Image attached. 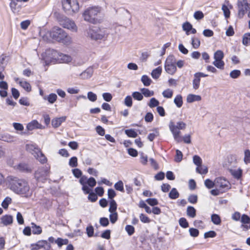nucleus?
<instances>
[{"instance_id": "423d86ee", "label": "nucleus", "mask_w": 250, "mask_h": 250, "mask_svg": "<svg viewBox=\"0 0 250 250\" xmlns=\"http://www.w3.org/2000/svg\"><path fill=\"white\" fill-rule=\"evenodd\" d=\"M50 34L53 39L60 42L66 37L65 32L59 27H54L52 29Z\"/></svg>"}, {"instance_id": "37998d69", "label": "nucleus", "mask_w": 250, "mask_h": 250, "mask_svg": "<svg viewBox=\"0 0 250 250\" xmlns=\"http://www.w3.org/2000/svg\"><path fill=\"white\" fill-rule=\"evenodd\" d=\"M204 184L206 187L208 189H210L213 187H215V182L212 181L209 179H207L205 180L204 182Z\"/></svg>"}, {"instance_id": "39448f33", "label": "nucleus", "mask_w": 250, "mask_h": 250, "mask_svg": "<svg viewBox=\"0 0 250 250\" xmlns=\"http://www.w3.org/2000/svg\"><path fill=\"white\" fill-rule=\"evenodd\" d=\"M59 52L54 49L47 50L44 54H42L43 59L46 64H49L50 63H55L58 62V57H59Z\"/></svg>"}, {"instance_id": "f3484780", "label": "nucleus", "mask_w": 250, "mask_h": 250, "mask_svg": "<svg viewBox=\"0 0 250 250\" xmlns=\"http://www.w3.org/2000/svg\"><path fill=\"white\" fill-rule=\"evenodd\" d=\"M26 128L28 130H33L35 128L41 129L42 128V125L35 120L29 123L27 125Z\"/></svg>"}, {"instance_id": "2f4dec72", "label": "nucleus", "mask_w": 250, "mask_h": 250, "mask_svg": "<svg viewBox=\"0 0 250 250\" xmlns=\"http://www.w3.org/2000/svg\"><path fill=\"white\" fill-rule=\"evenodd\" d=\"M169 197L171 199H176L179 196V193L175 188H172L168 194Z\"/></svg>"}, {"instance_id": "e2e57ef3", "label": "nucleus", "mask_w": 250, "mask_h": 250, "mask_svg": "<svg viewBox=\"0 0 250 250\" xmlns=\"http://www.w3.org/2000/svg\"><path fill=\"white\" fill-rule=\"evenodd\" d=\"M125 230L129 235H132L135 231L134 228L131 225H126L125 227Z\"/></svg>"}, {"instance_id": "09e8293b", "label": "nucleus", "mask_w": 250, "mask_h": 250, "mask_svg": "<svg viewBox=\"0 0 250 250\" xmlns=\"http://www.w3.org/2000/svg\"><path fill=\"white\" fill-rule=\"evenodd\" d=\"M162 95L165 98H171L173 95V91L168 88L163 92Z\"/></svg>"}, {"instance_id": "7c9ffc66", "label": "nucleus", "mask_w": 250, "mask_h": 250, "mask_svg": "<svg viewBox=\"0 0 250 250\" xmlns=\"http://www.w3.org/2000/svg\"><path fill=\"white\" fill-rule=\"evenodd\" d=\"M17 167L19 170L21 171L29 172L31 171L28 166L25 163L19 164Z\"/></svg>"}, {"instance_id": "9d476101", "label": "nucleus", "mask_w": 250, "mask_h": 250, "mask_svg": "<svg viewBox=\"0 0 250 250\" xmlns=\"http://www.w3.org/2000/svg\"><path fill=\"white\" fill-rule=\"evenodd\" d=\"M173 56L169 57L167 59L165 66L166 71L170 75H173L177 70L175 62H173Z\"/></svg>"}, {"instance_id": "412c9836", "label": "nucleus", "mask_w": 250, "mask_h": 250, "mask_svg": "<svg viewBox=\"0 0 250 250\" xmlns=\"http://www.w3.org/2000/svg\"><path fill=\"white\" fill-rule=\"evenodd\" d=\"M93 73V69L92 67H88L81 74L82 78L86 79L90 78Z\"/></svg>"}, {"instance_id": "8fccbe9b", "label": "nucleus", "mask_w": 250, "mask_h": 250, "mask_svg": "<svg viewBox=\"0 0 250 250\" xmlns=\"http://www.w3.org/2000/svg\"><path fill=\"white\" fill-rule=\"evenodd\" d=\"M193 161L197 167L201 166V165H202V159L198 155H194L193 156Z\"/></svg>"}, {"instance_id": "f03ea898", "label": "nucleus", "mask_w": 250, "mask_h": 250, "mask_svg": "<svg viewBox=\"0 0 250 250\" xmlns=\"http://www.w3.org/2000/svg\"><path fill=\"white\" fill-rule=\"evenodd\" d=\"M102 11L100 6H92L86 8L83 13V20L92 24L100 23L101 20L99 18Z\"/></svg>"}, {"instance_id": "052dcab7", "label": "nucleus", "mask_w": 250, "mask_h": 250, "mask_svg": "<svg viewBox=\"0 0 250 250\" xmlns=\"http://www.w3.org/2000/svg\"><path fill=\"white\" fill-rule=\"evenodd\" d=\"M139 217L141 221L144 223H149L150 222V219L143 213H141Z\"/></svg>"}, {"instance_id": "c756f323", "label": "nucleus", "mask_w": 250, "mask_h": 250, "mask_svg": "<svg viewBox=\"0 0 250 250\" xmlns=\"http://www.w3.org/2000/svg\"><path fill=\"white\" fill-rule=\"evenodd\" d=\"M192 25L188 22H186L183 24V29L186 32L187 35L190 34V30L192 29Z\"/></svg>"}, {"instance_id": "ddd939ff", "label": "nucleus", "mask_w": 250, "mask_h": 250, "mask_svg": "<svg viewBox=\"0 0 250 250\" xmlns=\"http://www.w3.org/2000/svg\"><path fill=\"white\" fill-rule=\"evenodd\" d=\"M99 38L100 40L104 41L107 40L109 35L111 33V29L109 28L104 27L102 26L98 27Z\"/></svg>"}, {"instance_id": "0e129e2a", "label": "nucleus", "mask_w": 250, "mask_h": 250, "mask_svg": "<svg viewBox=\"0 0 250 250\" xmlns=\"http://www.w3.org/2000/svg\"><path fill=\"white\" fill-rule=\"evenodd\" d=\"M86 233L89 237L93 236L94 234V228L92 226L90 225L87 227L86 229Z\"/></svg>"}, {"instance_id": "ea45409f", "label": "nucleus", "mask_w": 250, "mask_h": 250, "mask_svg": "<svg viewBox=\"0 0 250 250\" xmlns=\"http://www.w3.org/2000/svg\"><path fill=\"white\" fill-rule=\"evenodd\" d=\"M174 103L178 107H181L183 104L182 97L181 95H178L174 100Z\"/></svg>"}, {"instance_id": "20e7f679", "label": "nucleus", "mask_w": 250, "mask_h": 250, "mask_svg": "<svg viewBox=\"0 0 250 250\" xmlns=\"http://www.w3.org/2000/svg\"><path fill=\"white\" fill-rule=\"evenodd\" d=\"M26 149L41 163L45 164L47 162V158L42 153L40 149L36 144H27L26 146Z\"/></svg>"}, {"instance_id": "3c124183", "label": "nucleus", "mask_w": 250, "mask_h": 250, "mask_svg": "<svg viewBox=\"0 0 250 250\" xmlns=\"http://www.w3.org/2000/svg\"><path fill=\"white\" fill-rule=\"evenodd\" d=\"M125 133L129 137L136 138L138 135L137 132L132 129L125 130Z\"/></svg>"}, {"instance_id": "4be33fe9", "label": "nucleus", "mask_w": 250, "mask_h": 250, "mask_svg": "<svg viewBox=\"0 0 250 250\" xmlns=\"http://www.w3.org/2000/svg\"><path fill=\"white\" fill-rule=\"evenodd\" d=\"M72 1L71 0H64L62 1V4L63 9L65 12L71 14Z\"/></svg>"}, {"instance_id": "72a5a7b5", "label": "nucleus", "mask_w": 250, "mask_h": 250, "mask_svg": "<svg viewBox=\"0 0 250 250\" xmlns=\"http://www.w3.org/2000/svg\"><path fill=\"white\" fill-rule=\"evenodd\" d=\"M141 81L146 86H149L152 82V80L146 75L142 76Z\"/></svg>"}, {"instance_id": "69168bd1", "label": "nucleus", "mask_w": 250, "mask_h": 250, "mask_svg": "<svg viewBox=\"0 0 250 250\" xmlns=\"http://www.w3.org/2000/svg\"><path fill=\"white\" fill-rule=\"evenodd\" d=\"M158 136H159V131L155 129L154 132L148 134L147 138L150 141H152Z\"/></svg>"}, {"instance_id": "49530a36", "label": "nucleus", "mask_w": 250, "mask_h": 250, "mask_svg": "<svg viewBox=\"0 0 250 250\" xmlns=\"http://www.w3.org/2000/svg\"><path fill=\"white\" fill-rule=\"evenodd\" d=\"M55 242L57 244L59 247H61L63 245H67L68 243V240L67 239H63L58 238L55 240Z\"/></svg>"}, {"instance_id": "4c0bfd02", "label": "nucleus", "mask_w": 250, "mask_h": 250, "mask_svg": "<svg viewBox=\"0 0 250 250\" xmlns=\"http://www.w3.org/2000/svg\"><path fill=\"white\" fill-rule=\"evenodd\" d=\"M109 204H110V207H109L108 211L110 213L116 212V210L117 209V205L116 201L112 199L110 200Z\"/></svg>"}, {"instance_id": "13d9d810", "label": "nucleus", "mask_w": 250, "mask_h": 250, "mask_svg": "<svg viewBox=\"0 0 250 250\" xmlns=\"http://www.w3.org/2000/svg\"><path fill=\"white\" fill-rule=\"evenodd\" d=\"M109 218L111 223L114 224L118 219V214L117 212L110 213V214L109 215Z\"/></svg>"}, {"instance_id": "6e6d98bb", "label": "nucleus", "mask_w": 250, "mask_h": 250, "mask_svg": "<svg viewBox=\"0 0 250 250\" xmlns=\"http://www.w3.org/2000/svg\"><path fill=\"white\" fill-rule=\"evenodd\" d=\"M87 98L91 102H94L97 100V96L96 94L90 91L87 93Z\"/></svg>"}, {"instance_id": "a211bd4d", "label": "nucleus", "mask_w": 250, "mask_h": 250, "mask_svg": "<svg viewBox=\"0 0 250 250\" xmlns=\"http://www.w3.org/2000/svg\"><path fill=\"white\" fill-rule=\"evenodd\" d=\"M72 61V58L71 56L63 54L62 53H59V57H58V62L60 63H68Z\"/></svg>"}, {"instance_id": "6ab92c4d", "label": "nucleus", "mask_w": 250, "mask_h": 250, "mask_svg": "<svg viewBox=\"0 0 250 250\" xmlns=\"http://www.w3.org/2000/svg\"><path fill=\"white\" fill-rule=\"evenodd\" d=\"M66 116L55 118L52 120V125L54 127L57 128L66 120Z\"/></svg>"}, {"instance_id": "f8f14e48", "label": "nucleus", "mask_w": 250, "mask_h": 250, "mask_svg": "<svg viewBox=\"0 0 250 250\" xmlns=\"http://www.w3.org/2000/svg\"><path fill=\"white\" fill-rule=\"evenodd\" d=\"M61 24L63 27L70 30L73 32H77V26L74 21L68 18H65L61 21Z\"/></svg>"}, {"instance_id": "f257e3e1", "label": "nucleus", "mask_w": 250, "mask_h": 250, "mask_svg": "<svg viewBox=\"0 0 250 250\" xmlns=\"http://www.w3.org/2000/svg\"><path fill=\"white\" fill-rule=\"evenodd\" d=\"M8 186L11 190L17 194L28 195L30 187L26 181L16 177H8Z\"/></svg>"}, {"instance_id": "c03bdc74", "label": "nucleus", "mask_w": 250, "mask_h": 250, "mask_svg": "<svg viewBox=\"0 0 250 250\" xmlns=\"http://www.w3.org/2000/svg\"><path fill=\"white\" fill-rule=\"evenodd\" d=\"M114 188L117 190L121 192H124V184L123 182L121 180L119 181L115 184Z\"/></svg>"}, {"instance_id": "864d4df0", "label": "nucleus", "mask_w": 250, "mask_h": 250, "mask_svg": "<svg viewBox=\"0 0 250 250\" xmlns=\"http://www.w3.org/2000/svg\"><path fill=\"white\" fill-rule=\"evenodd\" d=\"M132 96L133 98L137 101H141L143 99V95L142 93L139 92H134L132 94Z\"/></svg>"}, {"instance_id": "393cba45", "label": "nucleus", "mask_w": 250, "mask_h": 250, "mask_svg": "<svg viewBox=\"0 0 250 250\" xmlns=\"http://www.w3.org/2000/svg\"><path fill=\"white\" fill-rule=\"evenodd\" d=\"M201 100V97L199 95L194 94H189L187 96V101L188 103H191L195 101H200Z\"/></svg>"}, {"instance_id": "bf43d9fd", "label": "nucleus", "mask_w": 250, "mask_h": 250, "mask_svg": "<svg viewBox=\"0 0 250 250\" xmlns=\"http://www.w3.org/2000/svg\"><path fill=\"white\" fill-rule=\"evenodd\" d=\"M125 104L128 106L131 107L132 105V99L130 96H127L125 99L124 101Z\"/></svg>"}, {"instance_id": "b1692460", "label": "nucleus", "mask_w": 250, "mask_h": 250, "mask_svg": "<svg viewBox=\"0 0 250 250\" xmlns=\"http://www.w3.org/2000/svg\"><path fill=\"white\" fill-rule=\"evenodd\" d=\"M227 5L223 4L222 6V10L223 11L224 15L225 18L228 19L230 17V11L228 7L229 4V1H226Z\"/></svg>"}, {"instance_id": "1a4fd4ad", "label": "nucleus", "mask_w": 250, "mask_h": 250, "mask_svg": "<svg viewBox=\"0 0 250 250\" xmlns=\"http://www.w3.org/2000/svg\"><path fill=\"white\" fill-rule=\"evenodd\" d=\"M85 35L87 38H90L92 40L98 41L100 40L99 38L98 27L90 26L88 28L85 30Z\"/></svg>"}, {"instance_id": "473e14b6", "label": "nucleus", "mask_w": 250, "mask_h": 250, "mask_svg": "<svg viewBox=\"0 0 250 250\" xmlns=\"http://www.w3.org/2000/svg\"><path fill=\"white\" fill-rule=\"evenodd\" d=\"M191 44L194 49H197L200 45V41L199 38L193 37L191 38Z\"/></svg>"}, {"instance_id": "2eb2a0df", "label": "nucleus", "mask_w": 250, "mask_h": 250, "mask_svg": "<svg viewBox=\"0 0 250 250\" xmlns=\"http://www.w3.org/2000/svg\"><path fill=\"white\" fill-rule=\"evenodd\" d=\"M229 170L235 179H240L242 176L243 170L240 167L236 169L231 167L229 168Z\"/></svg>"}, {"instance_id": "aec40b11", "label": "nucleus", "mask_w": 250, "mask_h": 250, "mask_svg": "<svg viewBox=\"0 0 250 250\" xmlns=\"http://www.w3.org/2000/svg\"><path fill=\"white\" fill-rule=\"evenodd\" d=\"M238 157L235 154H230L228 157V162L229 164V167H234L237 163Z\"/></svg>"}, {"instance_id": "338daca9", "label": "nucleus", "mask_w": 250, "mask_h": 250, "mask_svg": "<svg viewBox=\"0 0 250 250\" xmlns=\"http://www.w3.org/2000/svg\"><path fill=\"white\" fill-rule=\"evenodd\" d=\"M241 74V72L238 70H234L230 72V77L233 79L237 78Z\"/></svg>"}, {"instance_id": "de8ad7c7", "label": "nucleus", "mask_w": 250, "mask_h": 250, "mask_svg": "<svg viewBox=\"0 0 250 250\" xmlns=\"http://www.w3.org/2000/svg\"><path fill=\"white\" fill-rule=\"evenodd\" d=\"M159 104V102L155 98H152L151 99H150L149 103L148 104V105L150 108L158 106Z\"/></svg>"}, {"instance_id": "5fc2aeb1", "label": "nucleus", "mask_w": 250, "mask_h": 250, "mask_svg": "<svg viewBox=\"0 0 250 250\" xmlns=\"http://www.w3.org/2000/svg\"><path fill=\"white\" fill-rule=\"evenodd\" d=\"M11 203V199L10 197H6L1 203L2 207L6 209L8 208L9 205Z\"/></svg>"}, {"instance_id": "4468645a", "label": "nucleus", "mask_w": 250, "mask_h": 250, "mask_svg": "<svg viewBox=\"0 0 250 250\" xmlns=\"http://www.w3.org/2000/svg\"><path fill=\"white\" fill-rule=\"evenodd\" d=\"M215 188H219L220 190L224 189H229V183L225 179L222 177H218L215 179Z\"/></svg>"}, {"instance_id": "a878e982", "label": "nucleus", "mask_w": 250, "mask_h": 250, "mask_svg": "<svg viewBox=\"0 0 250 250\" xmlns=\"http://www.w3.org/2000/svg\"><path fill=\"white\" fill-rule=\"evenodd\" d=\"M32 233L34 234H40L42 232V229L39 226L36 225L34 223L31 224Z\"/></svg>"}, {"instance_id": "c9c22d12", "label": "nucleus", "mask_w": 250, "mask_h": 250, "mask_svg": "<svg viewBox=\"0 0 250 250\" xmlns=\"http://www.w3.org/2000/svg\"><path fill=\"white\" fill-rule=\"evenodd\" d=\"M196 172L201 174H206L208 172V167L205 166H202L197 167L196 169Z\"/></svg>"}, {"instance_id": "79ce46f5", "label": "nucleus", "mask_w": 250, "mask_h": 250, "mask_svg": "<svg viewBox=\"0 0 250 250\" xmlns=\"http://www.w3.org/2000/svg\"><path fill=\"white\" fill-rule=\"evenodd\" d=\"M243 43L246 46L250 44V33H248L244 35L243 37Z\"/></svg>"}, {"instance_id": "680f3d73", "label": "nucleus", "mask_w": 250, "mask_h": 250, "mask_svg": "<svg viewBox=\"0 0 250 250\" xmlns=\"http://www.w3.org/2000/svg\"><path fill=\"white\" fill-rule=\"evenodd\" d=\"M193 17L196 20H200L204 18V15L202 11H197L194 13Z\"/></svg>"}, {"instance_id": "bb28decb", "label": "nucleus", "mask_w": 250, "mask_h": 250, "mask_svg": "<svg viewBox=\"0 0 250 250\" xmlns=\"http://www.w3.org/2000/svg\"><path fill=\"white\" fill-rule=\"evenodd\" d=\"M80 6L77 0H73L71 4V14L76 13L79 10Z\"/></svg>"}, {"instance_id": "58836bf2", "label": "nucleus", "mask_w": 250, "mask_h": 250, "mask_svg": "<svg viewBox=\"0 0 250 250\" xmlns=\"http://www.w3.org/2000/svg\"><path fill=\"white\" fill-rule=\"evenodd\" d=\"M194 77V78L193 80V88L194 89H197L199 87L201 79L199 78V76H197L195 74Z\"/></svg>"}, {"instance_id": "774afa93", "label": "nucleus", "mask_w": 250, "mask_h": 250, "mask_svg": "<svg viewBox=\"0 0 250 250\" xmlns=\"http://www.w3.org/2000/svg\"><path fill=\"white\" fill-rule=\"evenodd\" d=\"M198 197L196 195L192 194L188 196V201L191 204H195L197 202Z\"/></svg>"}, {"instance_id": "6e6552de", "label": "nucleus", "mask_w": 250, "mask_h": 250, "mask_svg": "<svg viewBox=\"0 0 250 250\" xmlns=\"http://www.w3.org/2000/svg\"><path fill=\"white\" fill-rule=\"evenodd\" d=\"M224 56L223 52L220 50L216 51L214 54V59L215 61L212 63L219 69H223L224 67L225 63L222 61Z\"/></svg>"}, {"instance_id": "603ef678", "label": "nucleus", "mask_w": 250, "mask_h": 250, "mask_svg": "<svg viewBox=\"0 0 250 250\" xmlns=\"http://www.w3.org/2000/svg\"><path fill=\"white\" fill-rule=\"evenodd\" d=\"M69 165L71 167H76L78 166V159L76 157L71 158L69 161Z\"/></svg>"}, {"instance_id": "7ed1b4c3", "label": "nucleus", "mask_w": 250, "mask_h": 250, "mask_svg": "<svg viewBox=\"0 0 250 250\" xmlns=\"http://www.w3.org/2000/svg\"><path fill=\"white\" fill-rule=\"evenodd\" d=\"M186 124L182 121L178 122L176 125L172 121L169 124V128L171 132L174 140L178 143L181 142L180 130H184L186 128Z\"/></svg>"}, {"instance_id": "9b49d317", "label": "nucleus", "mask_w": 250, "mask_h": 250, "mask_svg": "<svg viewBox=\"0 0 250 250\" xmlns=\"http://www.w3.org/2000/svg\"><path fill=\"white\" fill-rule=\"evenodd\" d=\"M31 250H40L43 249L44 250H50L51 249V245L46 240H40L36 243L32 244L31 245Z\"/></svg>"}, {"instance_id": "cd10ccee", "label": "nucleus", "mask_w": 250, "mask_h": 250, "mask_svg": "<svg viewBox=\"0 0 250 250\" xmlns=\"http://www.w3.org/2000/svg\"><path fill=\"white\" fill-rule=\"evenodd\" d=\"M162 73V68L158 67L155 69L153 70L151 72V75L152 77L154 79H158L161 75Z\"/></svg>"}, {"instance_id": "f704fd0d", "label": "nucleus", "mask_w": 250, "mask_h": 250, "mask_svg": "<svg viewBox=\"0 0 250 250\" xmlns=\"http://www.w3.org/2000/svg\"><path fill=\"white\" fill-rule=\"evenodd\" d=\"M187 215L191 217L194 218L196 216V209L191 206H189L187 209Z\"/></svg>"}, {"instance_id": "c85d7f7f", "label": "nucleus", "mask_w": 250, "mask_h": 250, "mask_svg": "<svg viewBox=\"0 0 250 250\" xmlns=\"http://www.w3.org/2000/svg\"><path fill=\"white\" fill-rule=\"evenodd\" d=\"M19 84L27 92L31 90V86L29 83L26 81H21L19 82Z\"/></svg>"}, {"instance_id": "5701e85b", "label": "nucleus", "mask_w": 250, "mask_h": 250, "mask_svg": "<svg viewBox=\"0 0 250 250\" xmlns=\"http://www.w3.org/2000/svg\"><path fill=\"white\" fill-rule=\"evenodd\" d=\"M57 99V96L55 93H51L47 96H43V100L47 101L50 104H54Z\"/></svg>"}, {"instance_id": "4d7b16f0", "label": "nucleus", "mask_w": 250, "mask_h": 250, "mask_svg": "<svg viewBox=\"0 0 250 250\" xmlns=\"http://www.w3.org/2000/svg\"><path fill=\"white\" fill-rule=\"evenodd\" d=\"M180 226L183 228H187L188 227V223L185 218H181L179 220Z\"/></svg>"}, {"instance_id": "dca6fc26", "label": "nucleus", "mask_w": 250, "mask_h": 250, "mask_svg": "<svg viewBox=\"0 0 250 250\" xmlns=\"http://www.w3.org/2000/svg\"><path fill=\"white\" fill-rule=\"evenodd\" d=\"M13 217L10 215H5L2 216L0 219V223L3 226H7L10 225L13 223Z\"/></svg>"}, {"instance_id": "a19ab883", "label": "nucleus", "mask_w": 250, "mask_h": 250, "mask_svg": "<svg viewBox=\"0 0 250 250\" xmlns=\"http://www.w3.org/2000/svg\"><path fill=\"white\" fill-rule=\"evenodd\" d=\"M142 95L146 97H149L154 95L153 91H150L147 88H143L141 89Z\"/></svg>"}, {"instance_id": "0eeeda50", "label": "nucleus", "mask_w": 250, "mask_h": 250, "mask_svg": "<svg viewBox=\"0 0 250 250\" xmlns=\"http://www.w3.org/2000/svg\"><path fill=\"white\" fill-rule=\"evenodd\" d=\"M238 17L242 18L247 11L249 10L250 4H249L247 0H238L237 2Z\"/></svg>"}, {"instance_id": "a18cd8bd", "label": "nucleus", "mask_w": 250, "mask_h": 250, "mask_svg": "<svg viewBox=\"0 0 250 250\" xmlns=\"http://www.w3.org/2000/svg\"><path fill=\"white\" fill-rule=\"evenodd\" d=\"M244 161L245 164H250V150L246 149L244 151Z\"/></svg>"}, {"instance_id": "e433bc0d", "label": "nucleus", "mask_w": 250, "mask_h": 250, "mask_svg": "<svg viewBox=\"0 0 250 250\" xmlns=\"http://www.w3.org/2000/svg\"><path fill=\"white\" fill-rule=\"evenodd\" d=\"M211 221L215 225H220L221 222L220 216L216 214H213L211 216Z\"/></svg>"}]
</instances>
